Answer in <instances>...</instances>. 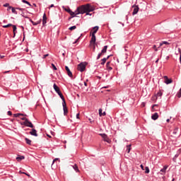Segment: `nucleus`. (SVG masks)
Segmentation results:
<instances>
[{"mask_svg": "<svg viewBox=\"0 0 181 181\" xmlns=\"http://www.w3.org/2000/svg\"><path fill=\"white\" fill-rule=\"evenodd\" d=\"M21 119H22V121H26V120H28V119L26 118V117H21Z\"/></svg>", "mask_w": 181, "mask_h": 181, "instance_id": "a18cd8bd", "label": "nucleus"}, {"mask_svg": "<svg viewBox=\"0 0 181 181\" xmlns=\"http://www.w3.org/2000/svg\"><path fill=\"white\" fill-rule=\"evenodd\" d=\"M13 37H15V36H16V25H13Z\"/></svg>", "mask_w": 181, "mask_h": 181, "instance_id": "a878e982", "label": "nucleus"}, {"mask_svg": "<svg viewBox=\"0 0 181 181\" xmlns=\"http://www.w3.org/2000/svg\"><path fill=\"white\" fill-rule=\"evenodd\" d=\"M53 7H54V4H51L49 6V8H53Z\"/></svg>", "mask_w": 181, "mask_h": 181, "instance_id": "052dcab7", "label": "nucleus"}, {"mask_svg": "<svg viewBox=\"0 0 181 181\" xmlns=\"http://www.w3.org/2000/svg\"><path fill=\"white\" fill-rule=\"evenodd\" d=\"M159 62V59H157V60L156 61V63H158Z\"/></svg>", "mask_w": 181, "mask_h": 181, "instance_id": "338daca9", "label": "nucleus"}, {"mask_svg": "<svg viewBox=\"0 0 181 181\" xmlns=\"http://www.w3.org/2000/svg\"><path fill=\"white\" fill-rule=\"evenodd\" d=\"M81 6L77 7L76 10L73 12L71 10V11L69 12V15H71V16L72 18H74L75 16H77V15H80V13H78V12H81Z\"/></svg>", "mask_w": 181, "mask_h": 181, "instance_id": "7ed1b4c3", "label": "nucleus"}, {"mask_svg": "<svg viewBox=\"0 0 181 181\" xmlns=\"http://www.w3.org/2000/svg\"><path fill=\"white\" fill-rule=\"evenodd\" d=\"M23 18H25V19H28V21H29V19H30V18H29V17L27 16H24Z\"/></svg>", "mask_w": 181, "mask_h": 181, "instance_id": "864d4df0", "label": "nucleus"}, {"mask_svg": "<svg viewBox=\"0 0 181 181\" xmlns=\"http://www.w3.org/2000/svg\"><path fill=\"white\" fill-rule=\"evenodd\" d=\"M62 8L63 9H64V11H66V12H68V13H69V12L71 11V9H70V7L65 8L64 6H63Z\"/></svg>", "mask_w": 181, "mask_h": 181, "instance_id": "c756f323", "label": "nucleus"}, {"mask_svg": "<svg viewBox=\"0 0 181 181\" xmlns=\"http://www.w3.org/2000/svg\"><path fill=\"white\" fill-rule=\"evenodd\" d=\"M29 21L33 25V26H37V25H40L42 20L34 22L33 20H31V18H29Z\"/></svg>", "mask_w": 181, "mask_h": 181, "instance_id": "9d476101", "label": "nucleus"}, {"mask_svg": "<svg viewBox=\"0 0 181 181\" xmlns=\"http://www.w3.org/2000/svg\"><path fill=\"white\" fill-rule=\"evenodd\" d=\"M132 8H133L132 15H136V13H138V12L139 11V7L136 5H134Z\"/></svg>", "mask_w": 181, "mask_h": 181, "instance_id": "6e6552de", "label": "nucleus"}, {"mask_svg": "<svg viewBox=\"0 0 181 181\" xmlns=\"http://www.w3.org/2000/svg\"><path fill=\"white\" fill-rule=\"evenodd\" d=\"M7 8H8L7 11H11V9H12L13 7L11 6H8Z\"/></svg>", "mask_w": 181, "mask_h": 181, "instance_id": "3c124183", "label": "nucleus"}, {"mask_svg": "<svg viewBox=\"0 0 181 181\" xmlns=\"http://www.w3.org/2000/svg\"><path fill=\"white\" fill-rule=\"evenodd\" d=\"M87 66L86 62H81L80 63L78 66H77V70L78 71H81V73H83V71H84V70H86V66Z\"/></svg>", "mask_w": 181, "mask_h": 181, "instance_id": "20e7f679", "label": "nucleus"}, {"mask_svg": "<svg viewBox=\"0 0 181 181\" xmlns=\"http://www.w3.org/2000/svg\"><path fill=\"white\" fill-rule=\"evenodd\" d=\"M25 159V156H19L16 157L17 162H21V160H23Z\"/></svg>", "mask_w": 181, "mask_h": 181, "instance_id": "4be33fe9", "label": "nucleus"}, {"mask_svg": "<svg viewBox=\"0 0 181 181\" xmlns=\"http://www.w3.org/2000/svg\"><path fill=\"white\" fill-rule=\"evenodd\" d=\"M107 49H108V46L107 45L104 46L103 49L101 50V53L103 54L107 53Z\"/></svg>", "mask_w": 181, "mask_h": 181, "instance_id": "b1692460", "label": "nucleus"}, {"mask_svg": "<svg viewBox=\"0 0 181 181\" xmlns=\"http://www.w3.org/2000/svg\"><path fill=\"white\" fill-rule=\"evenodd\" d=\"M177 97L178 98H180V97H181V88H180L179 92H178L177 94Z\"/></svg>", "mask_w": 181, "mask_h": 181, "instance_id": "58836bf2", "label": "nucleus"}, {"mask_svg": "<svg viewBox=\"0 0 181 181\" xmlns=\"http://www.w3.org/2000/svg\"><path fill=\"white\" fill-rule=\"evenodd\" d=\"M62 107H63V110H64V115H67L69 110H68L67 106L66 105V100H62Z\"/></svg>", "mask_w": 181, "mask_h": 181, "instance_id": "0eeeda50", "label": "nucleus"}, {"mask_svg": "<svg viewBox=\"0 0 181 181\" xmlns=\"http://www.w3.org/2000/svg\"><path fill=\"white\" fill-rule=\"evenodd\" d=\"M101 62H102L100 63V64H101L102 66H104V65L105 64L106 62H107V58H103V59H102Z\"/></svg>", "mask_w": 181, "mask_h": 181, "instance_id": "c85d7f7f", "label": "nucleus"}, {"mask_svg": "<svg viewBox=\"0 0 181 181\" xmlns=\"http://www.w3.org/2000/svg\"><path fill=\"white\" fill-rule=\"evenodd\" d=\"M81 11L78 12V13H81V15H83L86 13V16H91V13L90 12H93V11H95V8L94 6H91L90 4H87L86 5H82L81 6Z\"/></svg>", "mask_w": 181, "mask_h": 181, "instance_id": "f257e3e1", "label": "nucleus"}, {"mask_svg": "<svg viewBox=\"0 0 181 181\" xmlns=\"http://www.w3.org/2000/svg\"><path fill=\"white\" fill-rule=\"evenodd\" d=\"M7 115H9V116L12 115V112L11 111H8Z\"/></svg>", "mask_w": 181, "mask_h": 181, "instance_id": "09e8293b", "label": "nucleus"}, {"mask_svg": "<svg viewBox=\"0 0 181 181\" xmlns=\"http://www.w3.org/2000/svg\"><path fill=\"white\" fill-rule=\"evenodd\" d=\"M76 118L77 119H80V113L76 114Z\"/></svg>", "mask_w": 181, "mask_h": 181, "instance_id": "de8ad7c7", "label": "nucleus"}, {"mask_svg": "<svg viewBox=\"0 0 181 181\" xmlns=\"http://www.w3.org/2000/svg\"><path fill=\"white\" fill-rule=\"evenodd\" d=\"M22 2H23V4H27V5H28V6H32V4H30L29 3V1H26V0H22Z\"/></svg>", "mask_w": 181, "mask_h": 181, "instance_id": "473e14b6", "label": "nucleus"}, {"mask_svg": "<svg viewBox=\"0 0 181 181\" xmlns=\"http://www.w3.org/2000/svg\"><path fill=\"white\" fill-rule=\"evenodd\" d=\"M153 49L155 50V52H158V48L156 47V45L153 46Z\"/></svg>", "mask_w": 181, "mask_h": 181, "instance_id": "37998d69", "label": "nucleus"}, {"mask_svg": "<svg viewBox=\"0 0 181 181\" xmlns=\"http://www.w3.org/2000/svg\"><path fill=\"white\" fill-rule=\"evenodd\" d=\"M140 168H141V169L142 170H145V169L144 168V165L141 164V165H140Z\"/></svg>", "mask_w": 181, "mask_h": 181, "instance_id": "603ef678", "label": "nucleus"}, {"mask_svg": "<svg viewBox=\"0 0 181 181\" xmlns=\"http://www.w3.org/2000/svg\"><path fill=\"white\" fill-rule=\"evenodd\" d=\"M162 95H163V90H159L157 94H156V96L157 97V98H159V97L160 98H162Z\"/></svg>", "mask_w": 181, "mask_h": 181, "instance_id": "f3484780", "label": "nucleus"}, {"mask_svg": "<svg viewBox=\"0 0 181 181\" xmlns=\"http://www.w3.org/2000/svg\"><path fill=\"white\" fill-rule=\"evenodd\" d=\"M16 8H11V12H12V13H14L15 15H18V11H16Z\"/></svg>", "mask_w": 181, "mask_h": 181, "instance_id": "7c9ffc66", "label": "nucleus"}, {"mask_svg": "<svg viewBox=\"0 0 181 181\" xmlns=\"http://www.w3.org/2000/svg\"><path fill=\"white\" fill-rule=\"evenodd\" d=\"M179 157V154H175V156H174V158H178Z\"/></svg>", "mask_w": 181, "mask_h": 181, "instance_id": "bf43d9fd", "label": "nucleus"}, {"mask_svg": "<svg viewBox=\"0 0 181 181\" xmlns=\"http://www.w3.org/2000/svg\"><path fill=\"white\" fill-rule=\"evenodd\" d=\"M52 67L53 70H57V67H56V65H54V64H52Z\"/></svg>", "mask_w": 181, "mask_h": 181, "instance_id": "79ce46f5", "label": "nucleus"}, {"mask_svg": "<svg viewBox=\"0 0 181 181\" xmlns=\"http://www.w3.org/2000/svg\"><path fill=\"white\" fill-rule=\"evenodd\" d=\"M26 115H24L23 113H16V114H14L13 115V117H15V118H18V117H25Z\"/></svg>", "mask_w": 181, "mask_h": 181, "instance_id": "412c9836", "label": "nucleus"}, {"mask_svg": "<svg viewBox=\"0 0 181 181\" xmlns=\"http://www.w3.org/2000/svg\"><path fill=\"white\" fill-rule=\"evenodd\" d=\"M21 125H25V127H28L29 128H33V127H34L32 122L29 121V119L22 122L21 123Z\"/></svg>", "mask_w": 181, "mask_h": 181, "instance_id": "39448f33", "label": "nucleus"}, {"mask_svg": "<svg viewBox=\"0 0 181 181\" xmlns=\"http://www.w3.org/2000/svg\"><path fill=\"white\" fill-rule=\"evenodd\" d=\"M47 23V16H46V13H45L42 16V26H45Z\"/></svg>", "mask_w": 181, "mask_h": 181, "instance_id": "1a4fd4ad", "label": "nucleus"}, {"mask_svg": "<svg viewBox=\"0 0 181 181\" xmlns=\"http://www.w3.org/2000/svg\"><path fill=\"white\" fill-rule=\"evenodd\" d=\"M158 105H153L152 108H154V107H156Z\"/></svg>", "mask_w": 181, "mask_h": 181, "instance_id": "e2e57ef3", "label": "nucleus"}, {"mask_svg": "<svg viewBox=\"0 0 181 181\" xmlns=\"http://www.w3.org/2000/svg\"><path fill=\"white\" fill-rule=\"evenodd\" d=\"M163 45H170V43L168 42V41H162L161 42H160V45L158 47H162V46H163Z\"/></svg>", "mask_w": 181, "mask_h": 181, "instance_id": "aec40b11", "label": "nucleus"}, {"mask_svg": "<svg viewBox=\"0 0 181 181\" xmlns=\"http://www.w3.org/2000/svg\"><path fill=\"white\" fill-rule=\"evenodd\" d=\"M72 168L75 170V172H76V173H78V172H80V170H78V166H77V164H74L72 166Z\"/></svg>", "mask_w": 181, "mask_h": 181, "instance_id": "5701e85b", "label": "nucleus"}, {"mask_svg": "<svg viewBox=\"0 0 181 181\" xmlns=\"http://www.w3.org/2000/svg\"><path fill=\"white\" fill-rule=\"evenodd\" d=\"M93 30L92 32V35H95V33H97V32H98V29H100V28L98 26H95L93 27Z\"/></svg>", "mask_w": 181, "mask_h": 181, "instance_id": "6ab92c4d", "label": "nucleus"}, {"mask_svg": "<svg viewBox=\"0 0 181 181\" xmlns=\"http://www.w3.org/2000/svg\"><path fill=\"white\" fill-rule=\"evenodd\" d=\"M20 173H21V174H23V175H25V173H26L22 172V171L20 170Z\"/></svg>", "mask_w": 181, "mask_h": 181, "instance_id": "680f3d73", "label": "nucleus"}, {"mask_svg": "<svg viewBox=\"0 0 181 181\" xmlns=\"http://www.w3.org/2000/svg\"><path fill=\"white\" fill-rule=\"evenodd\" d=\"M158 118H159V115L158 114V112H155L151 116V119H153V121H156V119H158Z\"/></svg>", "mask_w": 181, "mask_h": 181, "instance_id": "2eb2a0df", "label": "nucleus"}, {"mask_svg": "<svg viewBox=\"0 0 181 181\" xmlns=\"http://www.w3.org/2000/svg\"><path fill=\"white\" fill-rule=\"evenodd\" d=\"M4 57H5L4 55H0V59H4Z\"/></svg>", "mask_w": 181, "mask_h": 181, "instance_id": "13d9d810", "label": "nucleus"}, {"mask_svg": "<svg viewBox=\"0 0 181 181\" xmlns=\"http://www.w3.org/2000/svg\"><path fill=\"white\" fill-rule=\"evenodd\" d=\"M103 54H102V52L99 53L97 57V60H99V59L101 57V56H103Z\"/></svg>", "mask_w": 181, "mask_h": 181, "instance_id": "a19ab883", "label": "nucleus"}, {"mask_svg": "<svg viewBox=\"0 0 181 181\" xmlns=\"http://www.w3.org/2000/svg\"><path fill=\"white\" fill-rule=\"evenodd\" d=\"M20 28H21V29H23V40H25V28L23 27V25H21Z\"/></svg>", "mask_w": 181, "mask_h": 181, "instance_id": "f704fd0d", "label": "nucleus"}, {"mask_svg": "<svg viewBox=\"0 0 181 181\" xmlns=\"http://www.w3.org/2000/svg\"><path fill=\"white\" fill-rule=\"evenodd\" d=\"M95 40H96V39H95V35L92 34V35H91V39H90V45H91V44H95Z\"/></svg>", "mask_w": 181, "mask_h": 181, "instance_id": "4468645a", "label": "nucleus"}, {"mask_svg": "<svg viewBox=\"0 0 181 181\" xmlns=\"http://www.w3.org/2000/svg\"><path fill=\"white\" fill-rule=\"evenodd\" d=\"M69 29V30H74V29H77V26L73 25V26L70 27Z\"/></svg>", "mask_w": 181, "mask_h": 181, "instance_id": "e433bc0d", "label": "nucleus"}, {"mask_svg": "<svg viewBox=\"0 0 181 181\" xmlns=\"http://www.w3.org/2000/svg\"><path fill=\"white\" fill-rule=\"evenodd\" d=\"M166 169H168V165H165V166L160 170V175H165V173H166Z\"/></svg>", "mask_w": 181, "mask_h": 181, "instance_id": "ddd939ff", "label": "nucleus"}, {"mask_svg": "<svg viewBox=\"0 0 181 181\" xmlns=\"http://www.w3.org/2000/svg\"><path fill=\"white\" fill-rule=\"evenodd\" d=\"M3 6H4V8H8L9 6V3H6Z\"/></svg>", "mask_w": 181, "mask_h": 181, "instance_id": "c03bdc74", "label": "nucleus"}, {"mask_svg": "<svg viewBox=\"0 0 181 181\" xmlns=\"http://www.w3.org/2000/svg\"><path fill=\"white\" fill-rule=\"evenodd\" d=\"M110 64H111V62H107L106 63L107 70L109 71H111V70H112V67H111Z\"/></svg>", "mask_w": 181, "mask_h": 181, "instance_id": "a211bd4d", "label": "nucleus"}, {"mask_svg": "<svg viewBox=\"0 0 181 181\" xmlns=\"http://www.w3.org/2000/svg\"><path fill=\"white\" fill-rule=\"evenodd\" d=\"M110 57H111V55H108L106 58H105V59H106V61L107 60H108L109 59H110Z\"/></svg>", "mask_w": 181, "mask_h": 181, "instance_id": "5fc2aeb1", "label": "nucleus"}, {"mask_svg": "<svg viewBox=\"0 0 181 181\" xmlns=\"http://www.w3.org/2000/svg\"><path fill=\"white\" fill-rule=\"evenodd\" d=\"M11 26H13V25L11 24V23H8V24H7L6 25H3V28L5 29V28H9Z\"/></svg>", "mask_w": 181, "mask_h": 181, "instance_id": "c9c22d12", "label": "nucleus"}, {"mask_svg": "<svg viewBox=\"0 0 181 181\" xmlns=\"http://www.w3.org/2000/svg\"><path fill=\"white\" fill-rule=\"evenodd\" d=\"M54 91H56V93L58 94V95H59L60 98L62 100V101H64V96L63 95V93H62V91H60V88H59V86H57V85L56 83H54Z\"/></svg>", "mask_w": 181, "mask_h": 181, "instance_id": "f03ea898", "label": "nucleus"}, {"mask_svg": "<svg viewBox=\"0 0 181 181\" xmlns=\"http://www.w3.org/2000/svg\"><path fill=\"white\" fill-rule=\"evenodd\" d=\"M127 153H129V152H131V145H128L127 146Z\"/></svg>", "mask_w": 181, "mask_h": 181, "instance_id": "2f4dec72", "label": "nucleus"}, {"mask_svg": "<svg viewBox=\"0 0 181 181\" xmlns=\"http://www.w3.org/2000/svg\"><path fill=\"white\" fill-rule=\"evenodd\" d=\"M164 78H165V84H170V83H172V82H173L172 79H169V78H168V76H164Z\"/></svg>", "mask_w": 181, "mask_h": 181, "instance_id": "f8f14e48", "label": "nucleus"}, {"mask_svg": "<svg viewBox=\"0 0 181 181\" xmlns=\"http://www.w3.org/2000/svg\"><path fill=\"white\" fill-rule=\"evenodd\" d=\"M95 51V44H93V52Z\"/></svg>", "mask_w": 181, "mask_h": 181, "instance_id": "4d7b16f0", "label": "nucleus"}, {"mask_svg": "<svg viewBox=\"0 0 181 181\" xmlns=\"http://www.w3.org/2000/svg\"><path fill=\"white\" fill-rule=\"evenodd\" d=\"M16 9H17L18 11H21V12H23V11H26L25 8H19V7H16Z\"/></svg>", "mask_w": 181, "mask_h": 181, "instance_id": "4c0bfd02", "label": "nucleus"}, {"mask_svg": "<svg viewBox=\"0 0 181 181\" xmlns=\"http://www.w3.org/2000/svg\"><path fill=\"white\" fill-rule=\"evenodd\" d=\"M99 135L102 136L105 142H107V144H111V140L110 139V138H108V136L106 134H100Z\"/></svg>", "mask_w": 181, "mask_h": 181, "instance_id": "423d86ee", "label": "nucleus"}, {"mask_svg": "<svg viewBox=\"0 0 181 181\" xmlns=\"http://www.w3.org/2000/svg\"><path fill=\"white\" fill-rule=\"evenodd\" d=\"M65 69L66 71V73L69 77H73V73H71V71H70V69L69 68V66H66Z\"/></svg>", "mask_w": 181, "mask_h": 181, "instance_id": "9b49d317", "label": "nucleus"}, {"mask_svg": "<svg viewBox=\"0 0 181 181\" xmlns=\"http://www.w3.org/2000/svg\"><path fill=\"white\" fill-rule=\"evenodd\" d=\"M165 59L166 60H169V56H167Z\"/></svg>", "mask_w": 181, "mask_h": 181, "instance_id": "69168bd1", "label": "nucleus"}, {"mask_svg": "<svg viewBox=\"0 0 181 181\" xmlns=\"http://www.w3.org/2000/svg\"><path fill=\"white\" fill-rule=\"evenodd\" d=\"M149 167H145V173H149Z\"/></svg>", "mask_w": 181, "mask_h": 181, "instance_id": "ea45409f", "label": "nucleus"}, {"mask_svg": "<svg viewBox=\"0 0 181 181\" xmlns=\"http://www.w3.org/2000/svg\"><path fill=\"white\" fill-rule=\"evenodd\" d=\"M167 122H169L170 121V119H167Z\"/></svg>", "mask_w": 181, "mask_h": 181, "instance_id": "774afa93", "label": "nucleus"}, {"mask_svg": "<svg viewBox=\"0 0 181 181\" xmlns=\"http://www.w3.org/2000/svg\"><path fill=\"white\" fill-rule=\"evenodd\" d=\"M99 115L100 117L105 116V112H103V109L101 108L99 109Z\"/></svg>", "mask_w": 181, "mask_h": 181, "instance_id": "393cba45", "label": "nucleus"}, {"mask_svg": "<svg viewBox=\"0 0 181 181\" xmlns=\"http://www.w3.org/2000/svg\"><path fill=\"white\" fill-rule=\"evenodd\" d=\"M178 131H179V128H177V127L175 128L173 132V135H176L177 134Z\"/></svg>", "mask_w": 181, "mask_h": 181, "instance_id": "cd10ccee", "label": "nucleus"}, {"mask_svg": "<svg viewBox=\"0 0 181 181\" xmlns=\"http://www.w3.org/2000/svg\"><path fill=\"white\" fill-rule=\"evenodd\" d=\"M25 141L27 145H32V140H30V139H29L28 138H25Z\"/></svg>", "mask_w": 181, "mask_h": 181, "instance_id": "bb28decb", "label": "nucleus"}, {"mask_svg": "<svg viewBox=\"0 0 181 181\" xmlns=\"http://www.w3.org/2000/svg\"><path fill=\"white\" fill-rule=\"evenodd\" d=\"M79 39H80V37H78V39L76 40V41L74 42V45H76V43L78 42Z\"/></svg>", "mask_w": 181, "mask_h": 181, "instance_id": "8fccbe9b", "label": "nucleus"}, {"mask_svg": "<svg viewBox=\"0 0 181 181\" xmlns=\"http://www.w3.org/2000/svg\"><path fill=\"white\" fill-rule=\"evenodd\" d=\"M151 100L152 101H156L158 100V96H156V95H154L151 97Z\"/></svg>", "mask_w": 181, "mask_h": 181, "instance_id": "72a5a7b5", "label": "nucleus"}, {"mask_svg": "<svg viewBox=\"0 0 181 181\" xmlns=\"http://www.w3.org/2000/svg\"><path fill=\"white\" fill-rule=\"evenodd\" d=\"M84 86L87 87V82H84Z\"/></svg>", "mask_w": 181, "mask_h": 181, "instance_id": "0e129e2a", "label": "nucleus"}, {"mask_svg": "<svg viewBox=\"0 0 181 181\" xmlns=\"http://www.w3.org/2000/svg\"><path fill=\"white\" fill-rule=\"evenodd\" d=\"M49 56V54H44L42 59H45Z\"/></svg>", "mask_w": 181, "mask_h": 181, "instance_id": "49530a36", "label": "nucleus"}, {"mask_svg": "<svg viewBox=\"0 0 181 181\" xmlns=\"http://www.w3.org/2000/svg\"><path fill=\"white\" fill-rule=\"evenodd\" d=\"M21 16H25V13L23 11H22V13H21Z\"/></svg>", "mask_w": 181, "mask_h": 181, "instance_id": "6e6d98bb", "label": "nucleus"}, {"mask_svg": "<svg viewBox=\"0 0 181 181\" xmlns=\"http://www.w3.org/2000/svg\"><path fill=\"white\" fill-rule=\"evenodd\" d=\"M30 135H32L33 136H37V131H36L35 129H33L31 132H30Z\"/></svg>", "mask_w": 181, "mask_h": 181, "instance_id": "dca6fc26", "label": "nucleus"}]
</instances>
